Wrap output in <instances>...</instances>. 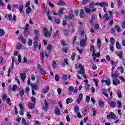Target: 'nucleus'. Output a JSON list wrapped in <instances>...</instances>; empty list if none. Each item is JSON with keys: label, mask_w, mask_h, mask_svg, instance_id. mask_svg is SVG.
Listing matches in <instances>:
<instances>
[{"label": "nucleus", "mask_w": 125, "mask_h": 125, "mask_svg": "<svg viewBox=\"0 0 125 125\" xmlns=\"http://www.w3.org/2000/svg\"><path fill=\"white\" fill-rule=\"evenodd\" d=\"M28 45L29 46H31L32 45V39H29L28 40Z\"/></svg>", "instance_id": "obj_50"}, {"label": "nucleus", "mask_w": 125, "mask_h": 125, "mask_svg": "<svg viewBox=\"0 0 125 125\" xmlns=\"http://www.w3.org/2000/svg\"><path fill=\"white\" fill-rule=\"evenodd\" d=\"M52 65L53 69H55L56 68V62L55 61H53Z\"/></svg>", "instance_id": "obj_53"}, {"label": "nucleus", "mask_w": 125, "mask_h": 125, "mask_svg": "<svg viewBox=\"0 0 125 125\" xmlns=\"http://www.w3.org/2000/svg\"><path fill=\"white\" fill-rule=\"evenodd\" d=\"M31 11H32V9H31V7H30V6H28L26 9V14H29V13H31Z\"/></svg>", "instance_id": "obj_29"}, {"label": "nucleus", "mask_w": 125, "mask_h": 125, "mask_svg": "<svg viewBox=\"0 0 125 125\" xmlns=\"http://www.w3.org/2000/svg\"><path fill=\"white\" fill-rule=\"evenodd\" d=\"M116 93L119 98H122V92H121V90H118Z\"/></svg>", "instance_id": "obj_32"}, {"label": "nucleus", "mask_w": 125, "mask_h": 125, "mask_svg": "<svg viewBox=\"0 0 125 125\" xmlns=\"http://www.w3.org/2000/svg\"><path fill=\"white\" fill-rule=\"evenodd\" d=\"M116 47L117 49H122V45L120 44V42L117 41L116 43Z\"/></svg>", "instance_id": "obj_24"}, {"label": "nucleus", "mask_w": 125, "mask_h": 125, "mask_svg": "<svg viewBox=\"0 0 125 125\" xmlns=\"http://www.w3.org/2000/svg\"><path fill=\"white\" fill-rule=\"evenodd\" d=\"M58 5L59 6H64L66 5V3H65V2L63 0H60L59 1V2L57 3Z\"/></svg>", "instance_id": "obj_19"}, {"label": "nucleus", "mask_w": 125, "mask_h": 125, "mask_svg": "<svg viewBox=\"0 0 125 125\" xmlns=\"http://www.w3.org/2000/svg\"><path fill=\"white\" fill-rule=\"evenodd\" d=\"M116 54L118 57L122 59V57H123V52H116Z\"/></svg>", "instance_id": "obj_23"}, {"label": "nucleus", "mask_w": 125, "mask_h": 125, "mask_svg": "<svg viewBox=\"0 0 125 125\" xmlns=\"http://www.w3.org/2000/svg\"><path fill=\"white\" fill-rule=\"evenodd\" d=\"M31 85L32 90H36L38 91V90L40 89V87H39V85L37 84H34L33 83H31Z\"/></svg>", "instance_id": "obj_10"}, {"label": "nucleus", "mask_w": 125, "mask_h": 125, "mask_svg": "<svg viewBox=\"0 0 125 125\" xmlns=\"http://www.w3.org/2000/svg\"><path fill=\"white\" fill-rule=\"evenodd\" d=\"M5 48H6V42H5L3 45V46L2 48V51H4V50H5Z\"/></svg>", "instance_id": "obj_54"}, {"label": "nucleus", "mask_w": 125, "mask_h": 125, "mask_svg": "<svg viewBox=\"0 0 125 125\" xmlns=\"http://www.w3.org/2000/svg\"><path fill=\"white\" fill-rule=\"evenodd\" d=\"M89 5L90 7H94V5H99V3L97 2L95 3L94 1H93L90 3Z\"/></svg>", "instance_id": "obj_25"}, {"label": "nucleus", "mask_w": 125, "mask_h": 125, "mask_svg": "<svg viewBox=\"0 0 125 125\" xmlns=\"http://www.w3.org/2000/svg\"><path fill=\"white\" fill-rule=\"evenodd\" d=\"M38 43H39V37L36 36L34 38V48H37V47H38Z\"/></svg>", "instance_id": "obj_8"}, {"label": "nucleus", "mask_w": 125, "mask_h": 125, "mask_svg": "<svg viewBox=\"0 0 125 125\" xmlns=\"http://www.w3.org/2000/svg\"><path fill=\"white\" fill-rule=\"evenodd\" d=\"M117 5L118 6H122L123 5V2L121 1V0H117Z\"/></svg>", "instance_id": "obj_48"}, {"label": "nucleus", "mask_w": 125, "mask_h": 125, "mask_svg": "<svg viewBox=\"0 0 125 125\" xmlns=\"http://www.w3.org/2000/svg\"><path fill=\"white\" fill-rule=\"evenodd\" d=\"M90 50L91 51H94V45H91L90 47Z\"/></svg>", "instance_id": "obj_62"}, {"label": "nucleus", "mask_w": 125, "mask_h": 125, "mask_svg": "<svg viewBox=\"0 0 125 125\" xmlns=\"http://www.w3.org/2000/svg\"><path fill=\"white\" fill-rule=\"evenodd\" d=\"M105 83L107 85H110V84H111V80L108 78L106 80H105Z\"/></svg>", "instance_id": "obj_34"}, {"label": "nucleus", "mask_w": 125, "mask_h": 125, "mask_svg": "<svg viewBox=\"0 0 125 125\" xmlns=\"http://www.w3.org/2000/svg\"><path fill=\"white\" fill-rule=\"evenodd\" d=\"M111 17L110 16H108V12H106L103 18V19H104L105 21H110V20H111Z\"/></svg>", "instance_id": "obj_9"}, {"label": "nucleus", "mask_w": 125, "mask_h": 125, "mask_svg": "<svg viewBox=\"0 0 125 125\" xmlns=\"http://www.w3.org/2000/svg\"><path fill=\"white\" fill-rule=\"evenodd\" d=\"M83 93H80L79 96V98L77 99V103L78 104H80L81 103V101L83 100Z\"/></svg>", "instance_id": "obj_17"}, {"label": "nucleus", "mask_w": 125, "mask_h": 125, "mask_svg": "<svg viewBox=\"0 0 125 125\" xmlns=\"http://www.w3.org/2000/svg\"><path fill=\"white\" fill-rule=\"evenodd\" d=\"M117 106L119 108H121V107H122V102L120 101H118L117 102Z\"/></svg>", "instance_id": "obj_57"}, {"label": "nucleus", "mask_w": 125, "mask_h": 125, "mask_svg": "<svg viewBox=\"0 0 125 125\" xmlns=\"http://www.w3.org/2000/svg\"><path fill=\"white\" fill-rule=\"evenodd\" d=\"M90 87V85L89 84L85 83V88H86V89H89Z\"/></svg>", "instance_id": "obj_61"}, {"label": "nucleus", "mask_w": 125, "mask_h": 125, "mask_svg": "<svg viewBox=\"0 0 125 125\" xmlns=\"http://www.w3.org/2000/svg\"><path fill=\"white\" fill-rule=\"evenodd\" d=\"M119 69L120 70V73L121 74H123L124 73V67L123 66H120L119 68Z\"/></svg>", "instance_id": "obj_63"}, {"label": "nucleus", "mask_w": 125, "mask_h": 125, "mask_svg": "<svg viewBox=\"0 0 125 125\" xmlns=\"http://www.w3.org/2000/svg\"><path fill=\"white\" fill-rule=\"evenodd\" d=\"M29 34L30 33L29 32V31H28L27 30H24V35L25 37H27V36H29Z\"/></svg>", "instance_id": "obj_51"}, {"label": "nucleus", "mask_w": 125, "mask_h": 125, "mask_svg": "<svg viewBox=\"0 0 125 125\" xmlns=\"http://www.w3.org/2000/svg\"><path fill=\"white\" fill-rule=\"evenodd\" d=\"M60 109L58 107V106H56L55 109V114L57 116H60Z\"/></svg>", "instance_id": "obj_15"}, {"label": "nucleus", "mask_w": 125, "mask_h": 125, "mask_svg": "<svg viewBox=\"0 0 125 125\" xmlns=\"http://www.w3.org/2000/svg\"><path fill=\"white\" fill-rule=\"evenodd\" d=\"M47 50H51L52 49V46L50 44H49L47 46Z\"/></svg>", "instance_id": "obj_58"}, {"label": "nucleus", "mask_w": 125, "mask_h": 125, "mask_svg": "<svg viewBox=\"0 0 125 125\" xmlns=\"http://www.w3.org/2000/svg\"><path fill=\"white\" fill-rule=\"evenodd\" d=\"M19 106H20V108L21 109V111L19 112L20 115H21V116H23V115H24V112H23V111H24V108H23V105H22V104H20Z\"/></svg>", "instance_id": "obj_16"}, {"label": "nucleus", "mask_w": 125, "mask_h": 125, "mask_svg": "<svg viewBox=\"0 0 125 125\" xmlns=\"http://www.w3.org/2000/svg\"><path fill=\"white\" fill-rule=\"evenodd\" d=\"M111 77L112 79V82H113V84L114 85L117 86V84H120V80L115 78H119V72H118V70H116L114 73L111 72Z\"/></svg>", "instance_id": "obj_1"}, {"label": "nucleus", "mask_w": 125, "mask_h": 125, "mask_svg": "<svg viewBox=\"0 0 125 125\" xmlns=\"http://www.w3.org/2000/svg\"><path fill=\"white\" fill-rule=\"evenodd\" d=\"M64 18L65 20H71L74 18V14H72V12H70L69 16L64 15Z\"/></svg>", "instance_id": "obj_7"}, {"label": "nucleus", "mask_w": 125, "mask_h": 125, "mask_svg": "<svg viewBox=\"0 0 125 125\" xmlns=\"http://www.w3.org/2000/svg\"><path fill=\"white\" fill-rule=\"evenodd\" d=\"M63 34L65 36H68V35H69V31H68V30H67V29H64L63 30Z\"/></svg>", "instance_id": "obj_43"}, {"label": "nucleus", "mask_w": 125, "mask_h": 125, "mask_svg": "<svg viewBox=\"0 0 125 125\" xmlns=\"http://www.w3.org/2000/svg\"><path fill=\"white\" fill-rule=\"evenodd\" d=\"M28 107L30 108V109H34L35 108V104L33 103H29L28 104Z\"/></svg>", "instance_id": "obj_31"}, {"label": "nucleus", "mask_w": 125, "mask_h": 125, "mask_svg": "<svg viewBox=\"0 0 125 125\" xmlns=\"http://www.w3.org/2000/svg\"><path fill=\"white\" fill-rule=\"evenodd\" d=\"M99 105L100 108H102L104 106V102L101 101H99Z\"/></svg>", "instance_id": "obj_35"}, {"label": "nucleus", "mask_w": 125, "mask_h": 125, "mask_svg": "<svg viewBox=\"0 0 125 125\" xmlns=\"http://www.w3.org/2000/svg\"><path fill=\"white\" fill-rule=\"evenodd\" d=\"M115 39H114V38L111 37L110 38L109 42H110L112 45H114V44H115Z\"/></svg>", "instance_id": "obj_30"}, {"label": "nucleus", "mask_w": 125, "mask_h": 125, "mask_svg": "<svg viewBox=\"0 0 125 125\" xmlns=\"http://www.w3.org/2000/svg\"><path fill=\"white\" fill-rule=\"evenodd\" d=\"M3 35H4V30L0 29V37H2Z\"/></svg>", "instance_id": "obj_56"}, {"label": "nucleus", "mask_w": 125, "mask_h": 125, "mask_svg": "<svg viewBox=\"0 0 125 125\" xmlns=\"http://www.w3.org/2000/svg\"><path fill=\"white\" fill-rule=\"evenodd\" d=\"M34 33L36 35V37H38L39 35H40V31L38 30H35Z\"/></svg>", "instance_id": "obj_59"}, {"label": "nucleus", "mask_w": 125, "mask_h": 125, "mask_svg": "<svg viewBox=\"0 0 125 125\" xmlns=\"http://www.w3.org/2000/svg\"><path fill=\"white\" fill-rule=\"evenodd\" d=\"M73 102V99L71 98H68L66 100V104H68L70 103H72Z\"/></svg>", "instance_id": "obj_27"}, {"label": "nucleus", "mask_w": 125, "mask_h": 125, "mask_svg": "<svg viewBox=\"0 0 125 125\" xmlns=\"http://www.w3.org/2000/svg\"><path fill=\"white\" fill-rule=\"evenodd\" d=\"M84 10L87 14H89V13L91 12V9L88 8L87 7H84Z\"/></svg>", "instance_id": "obj_28"}, {"label": "nucleus", "mask_w": 125, "mask_h": 125, "mask_svg": "<svg viewBox=\"0 0 125 125\" xmlns=\"http://www.w3.org/2000/svg\"><path fill=\"white\" fill-rule=\"evenodd\" d=\"M96 18H97V17H96V16H95L94 14H92L91 16V24H92V25H93V23L94 22V20H95V19H96Z\"/></svg>", "instance_id": "obj_14"}, {"label": "nucleus", "mask_w": 125, "mask_h": 125, "mask_svg": "<svg viewBox=\"0 0 125 125\" xmlns=\"http://www.w3.org/2000/svg\"><path fill=\"white\" fill-rule=\"evenodd\" d=\"M39 71L41 75H45L46 74V72L43 70V68Z\"/></svg>", "instance_id": "obj_39"}, {"label": "nucleus", "mask_w": 125, "mask_h": 125, "mask_svg": "<svg viewBox=\"0 0 125 125\" xmlns=\"http://www.w3.org/2000/svg\"><path fill=\"white\" fill-rule=\"evenodd\" d=\"M78 68H80V71H78V74L82 75L84 79H86L84 68L82 66V64H79V66H78V64H75V68L78 69Z\"/></svg>", "instance_id": "obj_2"}, {"label": "nucleus", "mask_w": 125, "mask_h": 125, "mask_svg": "<svg viewBox=\"0 0 125 125\" xmlns=\"http://www.w3.org/2000/svg\"><path fill=\"white\" fill-rule=\"evenodd\" d=\"M37 67H38V69L39 70V71L42 69V66L40 64H38Z\"/></svg>", "instance_id": "obj_60"}, {"label": "nucleus", "mask_w": 125, "mask_h": 125, "mask_svg": "<svg viewBox=\"0 0 125 125\" xmlns=\"http://www.w3.org/2000/svg\"><path fill=\"white\" fill-rule=\"evenodd\" d=\"M23 9H24V5H23V4H20L19 6V11L20 13H22V12H23Z\"/></svg>", "instance_id": "obj_22"}, {"label": "nucleus", "mask_w": 125, "mask_h": 125, "mask_svg": "<svg viewBox=\"0 0 125 125\" xmlns=\"http://www.w3.org/2000/svg\"><path fill=\"white\" fill-rule=\"evenodd\" d=\"M8 20L9 21H11L12 20V14H9L8 16Z\"/></svg>", "instance_id": "obj_55"}, {"label": "nucleus", "mask_w": 125, "mask_h": 125, "mask_svg": "<svg viewBox=\"0 0 125 125\" xmlns=\"http://www.w3.org/2000/svg\"><path fill=\"white\" fill-rule=\"evenodd\" d=\"M68 90L69 91H70V92H72V91H74V86H70L68 88Z\"/></svg>", "instance_id": "obj_52"}, {"label": "nucleus", "mask_w": 125, "mask_h": 125, "mask_svg": "<svg viewBox=\"0 0 125 125\" xmlns=\"http://www.w3.org/2000/svg\"><path fill=\"white\" fill-rule=\"evenodd\" d=\"M6 98H7V95H6V94H3V95L2 97L3 101H5Z\"/></svg>", "instance_id": "obj_49"}, {"label": "nucleus", "mask_w": 125, "mask_h": 125, "mask_svg": "<svg viewBox=\"0 0 125 125\" xmlns=\"http://www.w3.org/2000/svg\"><path fill=\"white\" fill-rule=\"evenodd\" d=\"M86 41H87V37H86V36H85V38L84 39H82L80 41V44L82 47H84V46H85Z\"/></svg>", "instance_id": "obj_4"}, {"label": "nucleus", "mask_w": 125, "mask_h": 125, "mask_svg": "<svg viewBox=\"0 0 125 125\" xmlns=\"http://www.w3.org/2000/svg\"><path fill=\"white\" fill-rule=\"evenodd\" d=\"M17 87H18L17 85L16 84L14 85L12 88V91H15V90H16V89H17Z\"/></svg>", "instance_id": "obj_41"}, {"label": "nucleus", "mask_w": 125, "mask_h": 125, "mask_svg": "<svg viewBox=\"0 0 125 125\" xmlns=\"http://www.w3.org/2000/svg\"><path fill=\"white\" fill-rule=\"evenodd\" d=\"M107 118H108V119H116V115L114 113L110 112L109 114L107 115Z\"/></svg>", "instance_id": "obj_11"}, {"label": "nucleus", "mask_w": 125, "mask_h": 125, "mask_svg": "<svg viewBox=\"0 0 125 125\" xmlns=\"http://www.w3.org/2000/svg\"><path fill=\"white\" fill-rule=\"evenodd\" d=\"M101 40H100V39L97 40V46H98V48L99 49H100L101 47Z\"/></svg>", "instance_id": "obj_21"}, {"label": "nucleus", "mask_w": 125, "mask_h": 125, "mask_svg": "<svg viewBox=\"0 0 125 125\" xmlns=\"http://www.w3.org/2000/svg\"><path fill=\"white\" fill-rule=\"evenodd\" d=\"M21 122H22V125H29V124H27V123L26 122V120H25V118L22 119Z\"/></svg>", "instance_id": "obj_38"}, {"label": "nucleus", "mask_w": 125, "mask_h": 125, "mask_svg": "<svg viewBox=\"0 0 125 125\" xmlns=\"http://www.w3.org/2000/svg\"><path fill=\"white\" fill-rule=\"evenodd\" d=\"M22 46V45L20 43H18L16 45V48L17 49H20L21 48V47Z\"/></svg>", "instance_id": "obj_37"}, {"label": "nucleus", "mask_w": 125, "mask_h": 125, "mask_svg": "<svg viewBox=\"0 0 125 125\" xmlns=\"http://www.w3.org/2000/svg\"><path fill=\"white\" fill-rule=\"evenodd\" d=\"M19 94L22 97V96L24 95V90L23 89L20 90L19 92Z\"/></svg>", "instance_id": "obj_36"}, {"label": "nucleus", "mask_w": 125, "mask_h": 125, "mask_svg": "<svg viewBox=\"0 0 125 125\" xmlns=\"http://www.w3.org/2000/svg\"><path fill=\"white\" fill-rule=\"evenodd\" d=\"M107 103L109 104V106L111 108H115L116 107V105L117 104H116V102L111 101L110 100H108Z\"/></svg>", "instance_id": "obj_6"}, {"label": "nucleus", "mask_w": 125, "mask_h": 125, "mask_svg": "<svg viewBox=\"0 0 125 125\" xmlns=\"http://www.w3.org/2000/svg\"><path fill=\"white\" fill-rule=\"evenodd\" d=\"M99 5H100V6H101L102 7H108V5H109V3L100 2L99 3Z\"/></svg>", "instance_id": "obj_13"}, {"label": "nucleus", "mask_w": 125, "mask_h": 125, "mask_svg": "<svg viewBox=\"0 0 125 125\" xmlns=\"http://www.w3.org/2000/svg\"><path fill=\"white\" fill-rule=\"evenodd\" d=\"M62 78L63 81H66V80H67L68 78V76H67L66 74H63L62 76Z\"/></svg>", "instance_id": "obj_47"}, {"label": "nucleus", "mask_w": 125, "mask_h": 125, "mask_svg": "<svg viewBox=\"0 0 125 125\" xmlns=\"http://www.w3.org/2000/svg\"><path fill=\"white\" fill-rule=\"evenodd\" d=\"M44 31L43 32V34L44 35V37L45 38L49 37V38H50L51 37V34L52 33V27H51L50 28V32H48L47 28L46 27L43 28Z\"/></svg>", "instance_id": "obj_3"}, {"label": "nucleus", "mask_w": 125, "mask_h": 125, "mask_svg": "<svg viewBox=\"0 0 125 125\" xmlns=\"http://www.w3.org/2000/svg\"><path fill=\"white\" fill-rule=\"evenodd\" d=\"M19 41L21 42L22 43H26V39L22 36H21L19 37Z\"/></svg>", "instance_id": "obj_12"}, {"label": "nucleus", "mask_w": 125, "mask_h": 125, "mask_svg": "<svg viewBox=\"0 0 125 125\" xmlns=\"http://www.w3.org/2000/svg\"><path fill=\"white\" fill-rule=\"evenodd\" d=\"M49 90V86H46V87L42 90V92L45 94V93H47Z\"/></svg>", "instance_id": "obj_18"}, {"label": "nucleus", "mask_w": 125, "mask_h": 125, "mask_svg": "<svg viewBox=\"0 0 125 125\" xmlns=\"http://www.w3.org/2000/svg\"><path fill=\"white\" fill-rule=\"evenodd\" d=\"M79 106L78 105H76L75 107H74V111L76 112V113H78L79 112Z\"/></svg>", "instance_id": "obj_45"}, {"label": "nucleus", "mask_w": 125, "mask_h": 125, "mask_svg": "<svg viewBox=\"0 0 125 125\" xmlns=\"http://www.w3.org/2000/svg\"><path fill=\"white\" fill-rule=\"evenodd\" d=\"M115 28L117 33H120V32H121L122 29H121V27L119 25H115Z\"/></svg>", "instance_id": "obj_26"}, {"label": "nucleus", "mask_w": 125, "mask_h": 125, "mask_svg": "<svg viewBox=\"0 0 125 125\" xmlns=\"http://www.w3.org/2000/svg\"><path fill=\"white\" fill-rule=\"evenodd\" d=\"M122 28H123V29L125 28V21L122 22Z\"/></svg>", "instance_id": "obj_64"}, {"label": "nucleus", "mask_w": 125, "mask_h": 125, "mask_svg": "<svg viewBox=\"0 0 125 125\" xmlns=\"http://www.w3.org/2000/svg\"><path fill=\"white\" fill-rule=\"evenodd\" d=\"M44 104L45 105V106H43L42 107V110L44 111V112L47 111V110H48V103H47V101H46V99H45L44 101Z\"/></svg>", "instance_id": "obj_5"}, {"label": "nucleus", "mask_w": 125, "mask_h": 125, "mask_svg": "<svg viewBox=\"0 0 125 125\" xmlns=\"http://www.w3.org/2000/svg\"><path fill=\"white\" fill-rule=\"evenodd\" d=\"M64 11V9H63L62 8H61L59 11H58V14L59 15H61L62 14H63V12Z\"/></svg>", "instance_id": "obj_40"}, {"label": "nucleus", "mask_w": 125, "mask_h": 125, "mask_svg": "<svg viewBox=\"0 0 125 125\" xmlns=\"http://www.w3.org/2000/svg\"><path fill=\"white\" fill-rule=\"evenodd\" d=\"M75 56H76V53L73 52L71 55V59L72 61H74V60H75Z\"/></svg>", "instance_id": "obj_46"}, {"label": "nucleus", "mask_w": 125, "mask_h": 125, "mask_svg": "<svg viewBox=\"0 0 125 125\" xmlns=\"http://www.w3.org/2000/svg\"><path fill=\"white\" fill-rule=\"evenodd\" d=\"M55 22H56L57 24H60V22H61V21L59 18H56L55 19Z\"/></svg>", "instance_id": "obj_33"}, {"label": "nucleus", "mask_w": 125, "mask_h": 125, "mask_svg": "<svg viewBox=\"0 0 125 125\" xmlns=\"http://www.w3.org/2000/svg\"><path fill=\"white\" fill-rule=\"evenodd\" d=\"M26 76L27 75L25 73H21V77L23 83H25V79H26Z\"/></svg>", "instance_id": "obj_20"}, {"label": "nucleus", "mask_w": 125, "mask_h": 125, "mask_svg": "<svg viewBox=\"0 0 125 125\" xmlns=\"http://www.w3.org/2000/svg\"><path fill=\"white\" fill-rule=\"evenodd\" d=\"M92 110H93V117H95V116H96L97 111L96 110V109L94 108H93Z\"/></svg>", "instance_id": "obj_42"}, {"label": "nucleus", "mask_w": 125, "mask_h": 125, "mask_svg": "<svg viewBox=\"0 0 125 125\" xmlns=\"http://www.w3.org/2000/svg\"><path fill=\"white\" fill-rule=\"evenodd\" d=\"M80 17V18H83V10H81Z\"/></svg>", "instance_id": "obj_44"}]
</instances>
